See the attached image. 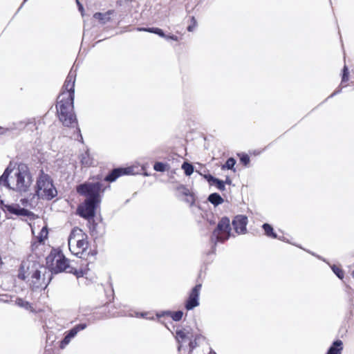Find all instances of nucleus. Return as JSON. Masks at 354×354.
<instances>
[{
    "label": "nucleus",
    "instance_id": "f257e3e1",
    "mask_svg": "<svg viewBox=\"0 0 354 354\" xmlns=\"http://www.w3.org/2000/svg\"><path fill=\"white\" fill-rule=\"evenodd\" d=\"M57 190L50 176L41 170L36 182L35 193H30L28 197L20 200L24 207L21 208L19 205L12 204L6 206V209L9 212L16 215L28 216L30 212L26 207H34L37 203L38 198L51 200L57 196Z\"/></svg>",
    "mask_w": 354,
    "mask_h": 354
},
{
    "label": "nucleus",
    "instance_id": "f03ea898",
    "mask_svg": "<svg viewBox=\"0 0 354 354\" xmlns=\"http://www.w3.org/2000/svg\"><path fill=\"white\" fill-rule=\"evenodd\" d=\"M77 76L76 69L71 68L65 80L62 91L57 97V112L60 122L66 127L77 125V118L73 111L74 87Z\"/></svg>",
    "mask_w": 354,
    "mask_h": 354
},
{
    "label": "nucleus",
    "instance_id": "7ed1b4c3",
    "mask_svg": "<svg viewBox=\"0 0 354 354\" xmlns=\"http://www.w3.org/2000/svg\"><path fill=\"white\" fill-rule=\"evenodd\" d=\"M33 182V178L28 165L10 162L3 174L0 176V187L7 188L20 194L28 193Z\"/></svg>",
    "mask_w": 354,
    "mask_h": 354
},
{
    "label": "nucleus",
    "instance_id": "20e7f679",
    "mask_svg": "<svg viewBox=\"0 0 354 354\" xmlns=\"http://www.w3.org/2000/svg\"><path fill=\"white\" fill-rule=\"evenodd\" d=\"M19 277L26 281L32 290L37 291L48 286L51 280V273L39 263L27 261L21 263Z\"/></svg>",
    "mask_w": 354,
    "mask_h": 354
},
{
    "label": "nucleus",
    "instance_id": "39448f33",
    "mask_svg": "<svg viewBox=\"0 0 354 354\" xmlns=\"http://www.w3.org/2000/svg\"><path fill=\"white\" fill-rule=\"evenodd\" d=\"M101 189L102 185L99 182L86 183L77 186V192L86 196L85 201L77 209L82 217L90 219L94 216L95 210L100 203Z\"/></svg>",
    "mask_w": 354,
    "mask_h": 354
},
{
    "label": "nucleus",
    "instance_id": "423d86ee",
    "mask_svg": "<svg viewBox=\"0 0 354 354\" xmlns=\"http://www.w3.org/2000/svg\"><path fill=\"white\" fill-rule=\"evenodd\" d=\"M46 263L51 270V272L59 273L66 272L73 273L77 277H82L85 272L80 270H77L69 264V261L60 252H52L46 258Z\"/></svg>",
    "mask_w": 354,
    "mask_h": 354
},
{
    "label": "nucleus",
    "instance_id": "0eeeda50",
    "mask_svg": "<svg viewBox=\"0 0 354 354\" xmlns=\"http://www.w3.org/2000/svg\"><path fill=\"white\" fill-rule=\"evenodd\" d=\"M68 244L72 254L82 258L88 248L87 235L80 228L75 227L68 236Z\"/></svg>",
    "mask_w": 354,
    "mask_h": 354
},
{
    "label": "nucleus",
    "instance_id": "6e6552de",
    "mask_svg": "<svg viewBox=\"0 0 354 354\" xmlns=\"http://www.w3.org/2000/svg\"><path fill=\"white\" fill-rule=\"evenodd\" d=\"M230 221L227 217H223L218 223L216 229L213 232L212 240L223 242L230 236Z\"/></svg>",
    "mask_w": 354,
    "mask_h": 354
},
{
    "label": "nucleus",
    "instance_id": "1a4fd4ad",
    "mask_svg": "<svg viewBox=\"0 0 354 354\" xmlns=\"http://www.w3.org/2000/svg\"><path fill=\"white\" fill-rule=\"evenodd\" d=\"M201 286V284H197L192 289L185 302V308L187 310H192L199 306V295Z\"/></svg>",
    "mask_w": 354,
    "mask_h": 354
},
{
    "label": "nucleus",
    "instance_id": "9d476101",
    "mask_svg": "<svg viewBox=\"0 0 354 354\" xmlns=\"http://www.w3.org/2000/svg\"><path fill=\"white\" fill-rule=\"evenodd\" d=\"M87 327L86 324H80L76 325L72 329H71L64 337V339L61 342L60 347L64 348L71 342V339L73 338L79 331L85 329Z\"/></svg>",
    "mask_w": 354,
    "mask_h": 354
},
{
    "label": "nucleus",
    "instance_id": "9b49d317",
    "mask_svg": "<svg viewBox=\"0 0 354 354\" xmlns=\"http://www.w3.org/2000/svg\"><path fill=\"white\" fill-rule=\"evenodd\" d=\"M193 338V335L189 332V329L183 328L177 329L176 331V339L179 343L178 350L183 346L184 343H187Z\"/></svg>",
    "mask_w": 354,
    "mask_h": 354
},
{
    "label": "nucleus",
    "instance_id": "f8f14e48",
    "mask_svg": "<svg viewBox=\"0 0 354 354\" xmlns=\"http://www.w3.org/2000/svg\"><path fill=\"white\" fill-rule=\"evenodd\" d=\"M248 218L246 216H236L232 221V225L236 233L244 234L246 232Z\"/></svg>",
    "mask_w": 354,
    "mask_h": 354
},
{
    "label": "nucleus",
    "instance_id": "ddd939ff",
    "mask_svg": "<svg viewBox=\"0 0 354 354\" xmlns=\"http://www.w3.org/2000/svg\"><path fill=\"white\" fill-rule=\"evenodd\" d=\"M131 171V168L114 169L109 175L106 176L105 180L106 181L113 182L122 175L129 174Z\"/></svg>",
    "mask_w": 354,
    "mask_h": 354
},
{
    "label": "nucleus",
    "instance_id": "4468645a",
    "mask_svg": "<svg viewBox=\"0 0 354 354\" xmlns=\"http://www.w3.org/2000/svg\"><path fill=\"white\" fill-rule=\"evenodd\" d=\"M205 178L207 180V182L211 185H216V187L221 190L223 191L225 190V183L223 180H221L218 178H214L212 175H205Z\"/></svg>",
    "mask_w": 354,
    "mask_h": 354
},
{
    "label": "nucleus",
    "instance_id": "2eb2a0df",
    "mask_svg": "<svg viewBox=\"0 0 354 354\" xmlns=\"http://www.w3.org/2000/svg\"><path fill=\"white\" fill-rule=\"evenodd\" d=\"M343 350V342L341 340H336L329 348L327 354H341Z\"/></svg>",
    "mask_w": 354,
    "mask_h": 354
},
{
    "label": "nucleus",
    "instance_id": "dca6fc26",
    "mask_svg": "<svg viewBox=\"0 0 354 354\" xmlns=\"http://www.w3.org/2000/svg\"><path fill=\"white\" fill-rule=\"evenodd\" d=\"M80 161L82 165L89 167L93 164V160L91 157L88 151H85L80 156Z\"/></svg>",
    "mask_w": 354,
    "mask_h": 354
},
{
    "label": "nucleus",
    "instance_id": "f3484780",
    "mask_svg": "<svg viewBox=\"0 0 354 354\" xmlns=\"http://www.w3.org/2000/svg\"><path fill=\"white\" fill-rule=\"evenodd\" d=\"M138 31H145V32H153V33L157 34L159 36H160L162 37H164L165 39H168L169 38L168 35H165V33L163 32V31L161 29L158 28H138Z\"/></svg>",
    "mask_w": 354,
    "mask_h": 354
},
{
    "label": "nucleus",
    "instance_id": "a211bd4d",
    "mask_svg": "<svg viewBox=\"0 0 354 354\" xmlns=\"http://www.w3.org/2000/svg\"><path fill=\"white\" fill-rule=\"evenodd\" d=\"M113 12V10H109L106 13L96 12L94 14V18L100 20L102 23L105 24L110 20L109 16Z\"/></svg>",
    "mask_w": 354,
    "mask_h": 354
},
{
    "label": "nucleus",
    "instance_id": "6ab92c4d",
    "mask_svg": "<svg viewBox=\"0 0 354 354\" xmlns=\"http://www.w3.org/2000/svg\"><path fill=\"white\" fill-rule=\"evenodd\" d=\"M208 201L215 206L218 205L223 202V199L217 193L211 194L208 197Z\"/></svg>",
    "mask_w": 354,
    "mask_h": 354
},
{
    "label": "nucleus",
    "instance_id": "aec40b11",
    "mask_svg": "<svg viewBox=\"0 0 354 354\" xmlns=\"http://www.w3.org/2000/svg\"><path fill=\"white\" fill-rule=\"evenodd\" d=\"M47 236L48 230L46 227H43L39 232L38 235L35 236V239L37 240V243H41L47 238Z\"/></svg>",
    "mask_w": 354,
    "mask_h": 354
},
{
    "label": "nucleus",
    "instance_id": "412c9836",
    "mask_svg": "<svg viewBox=\"0 0 354 354\" xmlns=\"http://www.w3.org/2000/svg\"><path fill=\"white\" fill-rule=\"evenodd\" d=\"M262 227L264 230L265 234L266 236L274 239L277 238V234L274 232L273 228L270 225L265 223L263 225Z\"/></svg>",
    "mask_w": 354,
    "mask_h": 354
},
{
    "label": "nucleus",
    "instance_id": "4be33fe9",
    "mask_svg": "<svg viewBox=\"0 0 354 354\" xmlns=\"http://www.w3.org/2000/svg\"><path fill=\"white\" fill-rule=\"evenodd\" d=\"M166 314L170 316L174 321L178 322L180 321L183 315V313L181 310H178L176 312L167 311Z\"/></svg>",
    "mask_w": 354,
    "mask_h": 354
},
{
    "label": "nucleus",
    "instance_id": "5701e85b",
    "mask_svg": "<svg viewBox=\"0 0 354 354\" xmlns=\"http://www.w3.org/2000/svg\"><path fill=\"white\" fill-rule=\"evenodd\" d=\"M15 302L16 305L26 310H29L31 308L30 303L21 298H17Z\"/></svg>",
    "mask_w": 354,
    "mask_h": 354
},
{
    "label": "nucleus",
    "instance_id": "b1692460",
    "mask_svg": "<svg viewBox=\"0 0 354 354\" xmlns=\"http://www.w3.org/2000/svg\"><path fill=\"white\" fill-rule=\"evenodd\" d=\"M182 169L184 170L186 176H190L194 172V167L192 165L185 162L182 165Z\"/></svg>",
    "mask_w": 354,
    "mask_h": 354
},
{
    "label": "nucleus",
    "instance_id": "393cba45",
    "mask_svg": "<svg viewBox=\"0 0 354 354\" xmlns=\"http://www.w3.org/2000/svg\"><path fill=\"white\" fill-rule=\"evenodd\" d=\"M236 163V160L233 158H230L227 160L225 165L222 166V169H234V165Z\"/></svg>",
    "mask_w": 354,
    "mask_h": 354
},
{
    "label": "nucleus",
    "instance_id": "a878e982",
    "mask_svg": "<svg viewBox=\"0 0 354 354\" xmlns=\"http://www.w3.org/2000/svg\"><path fill=\"white\" fill-rule=\"evenodd\" d=\"M332 270L339 279H342L344 278V272L341 268L337 267L336 266H333L332 267Z\"/></svg>",
    "mask_w": 354,
    "mask_h": 354
},
{
    "label": "nucleus",
    "instance_id": "bb28decb",
    "mask_svg": "<svg viewBox=\"0 0 354 354\" xmlns=\"http://www.w3.org/2000/svg\"><path fill=\"white\" fill-rule=\"evenodd\" d=\"M166 165L162 163V162H156L154 164V166H153V169L154 170L157 171H165V169H166Z\"/></svg>",
    "mask_w": 354,
    "mask_h": 354
},
{
    "label": "nucleus",
    "instance_id": "cd10ccee",
    "mask_svg": "<svg viewBox=\"0 0 354 354\" xmlns=\"http://www.w3.org/2000/svg\"><path fill=\"white\" fill-rule=\"evenodd\" d=\"M348 80V68H344L343 73H342V84Z\"/></svg>",
    "mask_w": 354,
    "mask_h": 354
},
{
    "label": "nucleus",
    "instance_id": "c85d7f7f",
    "mask_svg": "<svg viewBox=\"0 0 354 354\" xmlns=\"http://www.w3.org/2000/svg\"><path fill=\"white\" fill-rule=\"evenodd\" d=\"M240 160H241V162L244 165H247L249 163V162H250V158L246 154L242 155V156L241 157Z\"/></svg>",
    "mask_w": 354,
    "mask_h": 354
},
{
    "label": "nucleus",
    "instance_id": "c756f323",
    "mask_svg": "<svg viewBox=\"0 0 354 354\" xmlns=\"http://www.w3.org/2000/svg\"><path fill=\"white\" fill-rule=\"evenodd\" d=\"M192 21H193V25H190L187 27V30L189 32L193 31L194 29L195 28V27L196 26V21L194 17H192Z\"/></svg>",
    "mask_w": 354,
    "mask_h": 354
},
{
    "label": "nucleus",
    "instance_id": "7c9ffc66",
    "mask_svg": "<svg viewBox=\"0 0 354 354\" xmlns=\"http://www.w3.org/2000/svg\"><path fill=\"white\" fill-rule=\"evenodd\" d=\"M196 339H195L194 341H192V339H190V341H189L187 343L189 344V348H190V350L192 351V349H194L196 345Z\"/></svg>",
    "mask_w": 354,
    "mask_h": 354
},
{
    "label": "nucleus",
    "instance_id": "2f4dec72",
    "mask_svg": "<svg viewBox=\"0 0 354 354\" xmlns=\"http://www.w3.org/2000/svg\"><path fill=\"white\" fill-rule=\"evenodd\" d=\"M76 2H77V5H78L79 10L82 12H83V10H84V9H83V6H82V4H80V3L79 0H76Z\"/></svg>",
    "mask_w": 354,
    "mask_h": 354
},
{
    "label": "nucleus",
    "instance_id": "473e14b6",
    "mask_svg": "<svg viewBox=\"0 0 354 354\" xmlns=\"http://www.w3.org/2000/svg\"><path fill=\"white\" fill-rule=\"evenodd\" d=\"M169 38L167 39H172V40H174V41H178V37L175 36V35H171V36H168Z\"/></svg>",
    "mask_w": 354,
    "mask_h": 354
},
{
    "label": "nucleus",
    "instance_id": "72a5a7b5",
    "mask_svg": "<svg viewBox=\"0 0 354 354\" xmlns=\"http://www.w3.org/2000/svg\"><path fill=\"white\" fill-rule=\"evenodd\" d=\"M224 183L230 185L231 184V180L227 178Z\"/></svg>",
    "mask_w": 354,
    "mask_h": 354
},
{
    "label": "nucleus",
    "instance_id": "f704fd0d",
    "mask_svg": "<svg viewBox=\"0 0 354 354\" xmlns=\"http://www.w3.org/2000/svg\"><path fill=\"white\" fill-rule=\"evenodd\" d=\"M339 91H337V92H334V93L331 95V96H333L334 95H335L336 93H339Z\"/></svg>",
    "mask_w": 354,
    "mask_h": 354
},
{
    "label": "nucleus",
    "instance_id": "c9c22d12",
    "mask_svg": "<svg viewBox=\"0 0 354 354\" xmlns=\"http://www.w3.org/2000/svg\"><path fill=\"white\" fill-rule=\"evenodd\" d=\"M35 245V243L34 242V243H32V246L34 247Z\"/></svg>",
    "mask_w": 354,
    "mask_h": 354
},
{
    "label": "nucleus",
    "instance_id": "e433bc0d",
    "mask_svg": "<svg viewBox=\"0 0 354 354\" xmlns=\"http://www.w3.org/2000/svg\"><path fill=\"white\" fill-rule=\"evenodd\" d=\"M352 275L354 277V271L352 272Z\"/></svg>",
    "mask_w": 354,
    "mask_h": 354
}]
</instances>
